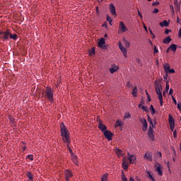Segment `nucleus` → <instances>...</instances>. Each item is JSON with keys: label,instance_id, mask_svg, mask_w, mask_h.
<instances>
[{"label": "nucleus", "instance_id": "13", "mask_svg": "<svg viewBox=\"0 0 181 181\" xmlns=\"http://www.w3.org/2000/svg\"><path fill=\"white\" fill-rule=\"evenodd\" d=\"M98 128L99 129H100V131H102V132H105V131H107V126H105V124H103L102 121L99 122V125H98Z\"/></svg>", "mask_w": 181, "mask_h": 181}, {"label": "nucleus", "instance_id": "7", "mask_svg": "<svg viewBox=\"0 0 181 181\" xmlns=\"http://www.w3.org/2000/svg\"><path fill=\"white\" fill-rule=\"evenodd\" d=\"M139 121L143 125L142 130L145 132L148 129V122L145 118H140Z\"/></svg>", "mask_w": 181, "mask_h": 181}, {"label": "nucleus", "instance_id": "22", "mask_svg": "<svg viewBox=\"0 0 181 181\" xmlns=\"http://www.w3.org/2000/svg\"><path fill=\"white\" fill-rule=\"evenodd\" d=\"M156 171L158 172V175H160V176L163 175V172H162V169L160 168V165H158V166L156 167Z\"/></svg>", "mask_w": 181, "mask_h": 181}, {"label": "nucleus", "instance_id": "52", "mask_svg": "<svg viewBox=\"0 0 181 181\" xmlns=\"http://www.w3.org/2000/svg\"><path fill=\"white\" fill-rule=\"evenodd\" d=\"M177 108L180 111H181V103H177Z\"/></svg>", "mask_w": 181, "mask_h": 181}, {"label": "nucleus", "instance_id": "38", "mask_svg": "<svg viewBox=\"0 0 181 181\" xmlns=\"http://www.w3.org/2000/svg\"><path fill=\"white\" fill-rule=\"evenodd\" d=\"M141 110H143V111H145L146 112H148V107H146V106L145 105L141 106Z\"/></svg>", "mask_w": 181, "mask_h": 181}, {"label": "nucleus", "instance_id": "62", "mask_svg": "<svg viewBox=\"0 0 181 181\" xmlns=\"http://www.w3.org/2000/svg\"><path fill=\"white\" fill-rule=\"evenodd\" d=\"M129 181H135V180H134V178H133L132 177H131L129 178Z\"/></svg>", "mask_w": 181, "mask_h": 181}, {"label": "nucleus", "instance_id": "61", "mask_svg": "<svg viewBox=\"0 0 181 181\" xmlns=\"http://www.w3.org/2000/svg\"><path fill=\"white\" fill-rule=\"evenodd\" d=\"M170 50V47H169L167 49V50H166V53H169Z\"/></svg>", "mask_w": 181, "mask_h": 181}, {"label": "nucleus", "instance_id": "36", "mask_svg": "<svg viewBox=\"0 0 181 181\" xmlns=\"http://www.w3.org/2000/svg\"><path fill=\"white\" fill-rule=\"evenodd\" d=\"M150 111H151L152 115H153L155 114V108H153V105H152L150 107Z\"/></svg>", "mask_w": 181, "mask_h": 181}, {"label": "nucleus", "instance_id": "4", "mask_svg": "<svg viewBox=\"0 0 181 181\" xmlns=\"http://www.w3.org/2000/svg\"><path fill=\"white\" fill-rule=\"evenodd\" d=\"M11 35V31L9 30H6L5 31H0V39L3 40H8Z\"/></svg>", "mask_w": 181, "mask_h": 181}, {"label": "nucleus", "instance_id": "45", "mask_svg": "<svg viewBox=\"0 0 181 181\" xmlns=\"http://www.w3.org/2000/svg\"><path fill=\"white\" fill-rule=\"evenodd\" d=\"M124 118H131V115L129 113H125Z\"/></svg>", "mask_w": 181, "mask_h": 181}, {"label": "nucleus", "instance_id": "34", "mask_svg": "<svg viewBox=\"0 0 181 181\" xmlns=\"http://www.w3.org/2000/svg\"><path fill=\"white\" fill-rule=\"evenodd\" d=\"M107 22H109L110 25H112V19H111V17H110L109 16H107Z\"/></svg>", "mask_w": 181, "mask_h": 181}, {"label": "nucleus", "instance_id": "60", "mask_svg": "<svg viewBox=\"0 0 181 181\" xmlns=\"http://www.w3.org/2000/svg\"><path fill=\"white\" fill-rule=\"evenodd\" d=\"M26 146H23V151L25 152V151H26Z\"/></svg>", "mask_w": 181, "mask_h": 181}, {"label": "nucleus", "instance_id": "15", "mask_svg": "<svg viewBox=\"0 0 181 181\" xmlns=\"http://www.w3.org/2000/svg\"><path fill=\"white\" fill-rule=\"evenodd\" d=\"M98 47L100 48V49H105V46H104V45H105V39L104 38H101L98 43Z\"/></svg>", "mask_w": 181, "mask_h": 181}, {"label": "nucleus", "instance_id": "41", "mask_svg": "<svg viewBox=\"0 0 181 181\" xmlns=\"http://www.w3.org/2000/svg\"><path fill=\"white\" fill-rule=\"evenodd\" d=\"M170 32H172L170 30L165 28V35H169V33H170Z\"/></svg>", "mask_w": 181, "mask_h": 181}, {"label": "nucleus", "instance_id": "50", "mask_svg": "<svg viewBox=\"0 0 181 181\" xmlns=\"http://www.w3.org/2000/svg\"><path fill=\"white\" fill-rule=\"evenodd\" d=\"M159 52V49H158V48H156V46L154 45V51L153 53H158Z\"/></svg>", "mask_w": 181, "mask_h": 181}, {"label": "nucleus", "instance_id": "3", "mask_svg": "<svg viewBox=\"0 0 181 181\" xmlns=\"http://www.w3.org/2000/svg\"><path fill=\"white\" fill-rule=\"evenodd\" d=\"M43 94H45L46 98L50 101V103H53L54 99H53V90L49 86H47L45 89V93Z\"/></svg>", "mask_w": 181, "mask_h": 181}, {"label": "nucleus", "instance_id": "35", "mask_svg": "<svg viewBox=\"0 0 181 181\" xmlns=\"http://www.w3.org/2000/svg\"><path fill=\"white\" fill-rule=\"evenodd\" d=\"M115 152H116L117 155H121V153L122 152V151L118 148H116Z\"/></svg>", "mask_w": 181, "mask_h": 181}, {"label": "nucleus", "instance_id": "8", "mask_svg": "<svg viewBox=\"0 0 181 181\" xmlns=\"http://www.w3.org/2000/svg\"><path fill=\"white\" fill-rule=\"evenodd\" d=\"M148 136L151 141H155V134H153V129H152V127H149Z\"/></svg>", "mask_w": 181, "mask_h": 181}, {"label": "nucleus", "instance_id": "63", "mask_svg": "<svg viewBox=\"0 0 181 181\" xmlns=\"http://www.w3.org/2000/svg\"><path fill=\"white\" fill-rule=\"evenodd\" d=\"M96 12H97V13H100V11L98 10V7H96Z\"/></svg>", "mask_w": 181, "mask_h": 181}, {"label": "nucleus", "instance_id": "5", "mask_svg": "<svg viewBox=\"0 0 181 181\" xmlns=\"http://www.w3.org/2000/svg\"><path fill=\"white\" fill-rule=\"evenodd\" d=\"M64 176L66 181H70V179L73 177V173L70 171V170H64Z\"/></svg>", "mask_w": 181, "mask_h": 181}, {"label": "nucleus", "instance_id": "26", "mask_svg": "<svg viewBox=\"0 0 181 181\" xmlns=\"http://www.w3.org/2000/svg\"><path fill=\"white\" fill-rule=\"evenodd\" d=\"M137 93H138V88L136 87H134L133 88L132 92V94L133 97H136Z\"/></svg>", "mask_w": 181, "mask_h": 181}, {"label": "nucleus", "instance_id": "46", "mask_svg": "<svg viewBox=\"0 0 181 181\" xmlns=\"http://www.w3.org/2000/svg\"><path fill=\"white\" fill-rule=\"evenodd\" d=\"M153 6H156L159 5V1H153L152 4Z\"/></svg>", "mask_w": 181, "mask_h": 181}, {"label": "nucleus", "instance_id": "20", "mask_svg": "<svg viewBox=\"0 0 181 181\" xmlns=\"http://www.w3.org/2000/svg\"><path fill=\"white\" fill-rule=\"evenodd\" d=\"M72 162L74 163V165H78V160H77V156L72 155L71 156Z\"/></svg>", "mask_w": 181, "mask_h": 181}, {"label": "nucleus", "instance_id": "32", "mask_svg": "<svg viewBox=\"0 0 181 181\" xmlns=\"http://www.w3.org/2000/svg\"><path fill=\"white\" fill-rule=\"evenodd\" d=\"M170 49L172 50V52H176V49H177L176 45L175 44L171 45L170 46Z\"/></svg>", "mask_w": 181, "mask_h": 181}, {"label": "nucleus", "instance_id": "53", "mask_svg": "<svg viewBox=\"0 0 181 181\" xmlns=\"http://www.w3.org/2000/svg\"><path fill=\"white\" fill-rule=\"evenodd\" d=\"M168 73H175V69H170V70L168 71Z\"/></svg>", "mask_w": 181, "mask_h": 181}, {"label": "nucleus", "instance_id": "1", "mask_svg": "<svg viewBox=\"0 0 181 181\" xmlns=\"http://www.w3.org/2000/svg\"><path fill=\"white\" fill-rule=\"evenodd\" d=\"M60 131L63 141L66 142V144H70V134H69V129L66 128V125H64V123L63 122L60 124Z\"/></svg>", "mask_w": 181, "mask_h": 181}, {"label": "nucleus", "instance_id": "17", "mask_svg": "<svg viewBox=\"0 0 181 181\" xmlns=\"http://www.w3.org/2000/svg\"><path fill=\"white\" fill-rule=\"evenodd\" d=\"M160 26H161V28H163V26L168 28V26H169V22H168L166 20H164L160 23Z\"/></svg>", "mask_w": 181, "mask_h": 181}, {"label": "nucleus", "instance_id": "16", "mask_svg": "<svg viewBox=\"0 0 181 181\" xmlns=\"http://www.w3.org/2000/svg\"><path fill=\"white\" fill-rule=\"evenodd\" d=\"M144 159L149 160V162H152V153H151V152H146Z\"/></svg>", "mask_w": 181, "mask_h": 181}, {"label": "nucleus", "instance_id": "58", "mask_svg": "<svg viewBox=\"0 0 181 181\" xmlns=\"http://www.w3.org/2000/svg\"><path fill=\"white\" fill-rule=\"evenodd\" d=\"M69 152H70L71 156H73V155H74V154H73V150H71V148L69 147Z\"/></svg>", "mask_w": 181, "mask_h": 181}, {"label": "nucleus", "instance_id": "31", "mask_svg": "<svg viewBox=\"0 0 181 181\" xmlns=\"http://www.w3.org/2000/svg\"><path fill=\"white\" fill-rule=\"evenodd\" d=\"M27 177H28V179L30 180H33V175H32V173L28 172L27 173Z\"/></svg>", "mask_w": 181, "mask_h": 181}, {"label": "nucleus", "instance_id": "21", "mask_svg": "<svg viewBox=\"0 0 181 181\" xmlns=\"http://www.w3.org/2000/svg\"><path fill=\"white\" fill-rule=\"evenodd\" d=\"M117 70H118V66H112L110 69V71L111 74H114L115 71H117Z\"/></svg>", "mask_w": 181, "mask_h": 181}, {"label": "nucleus", "instance_id": "33", "mask_svg": "<svg viewBox=\"0 0 181 181\" xmlns=\"http://www.w3.org/2000/svg\"><path fill=\"white\" fill-rule=\"evenodd\" d=\"M147 174L148 175V179H150L151 181H155V178H153V177L151 175L149 171H147Z\"/></svg>", "mask_w": 181, "mask_h": 181}, {"label": "nucleus", "instance_id": "40", "mask_svg": "<svg viewBox=\"0 0 181 181\" xmlns=\"http://www.w3.org/2000/svg\"><path fill=\"white\" fill-rule=\"evenodd\" d=\"M116 125H117V127H121V125H122V124L121 123V121L117 120Z\"/></svg>", "mask_w": 181, "mask_h": 181}, {"label": "nucleus", "instance_id": "43", "mask_svg": "<svg viewBox=\"0 0 181 181\" xmlns=\"http://www.w3.org/2000/svg\"><path fill=\"white\" fill-rule=\"evenodd\" d=\"M173 101L174 103V104H177V101H176V98H175V97L173 95H171Z\"/></svg>", "mask_w": 181, "mask_h": 181}, {"label": "nucleus", "instance_id": "39", "mask_svg": "<svg viewBox=\"0 0 181 181\" xmlns=\"http://www.w3.org/2000/svg\"><path fill=\"white\" fill-rule=\"evenodd\" d=\"M26 158H28V159H30V160H33V155L29 154L26 156Z\"/></svg>", "mask_w": 181, "mask_h": 181}, {"label": "nucleus", "instance_id": "25", "mask_svg": "<svg viewBox=\"0 0 181 181\" xmlns=\"http://www.w3.org/2000/svg\"><path fill=\"white\" fill-rule=\"evenodd\" d=\"M101 181H108V173L104 174L102 176Z\"/></svg>", "mask_w": 181, "mask_h": 181}, {"label": "nucleus", "instance_id": "55", "mask_svg": "<svg viewBox=\"0 0 181 181\" xmlns=\"http://www.w3.org/2000/svg\"><path fill=\"white\" fill-rule=\"evenodd\" d=\"M157 156L158 158H162V153L160 152L157 153Z\"/></svg>", "mask_w": 181, "mask_h": 181}, {"label": "nucleus", "instance_id": "47", "mask_svg": "<svg viewBox=\"0 0 181 181\" xmlns=\"http://www.w3.org/2000/svg\"><path fill=\"white\" fill-rule=\"evenodd\" d=\"M173 136L174 138H177V132L176 130L173 132Z\"/></svg>", "mask_w": 181, "mask_h": 181}, {"label": "nucleus", "instance_id": "24", "mask_svg": "<svg viewBox=\"0 0 181 181\" xmlns=\"http://www.w3.org/2000/svg\"><path fill=\"white\" fill-rule=\"evenodd\" d=\"M163 68H164L165 72L168 73V71H169L170 69V65H169V64H165V65H163Z\"/></svg>", "mask_w": 181, "mask_h": 181}, {"label": "nucleus", "instance_id": "19", "mask_svg": "<svg viewBox=\"0 0 181 181\" xmlns=\"http://www.w3.org/2000/svg\"><path fill=\"white\" fill-rule=\"evenodd\" d=\"M169 125H175V119L172 117V115H169L168 119Z\"/></svg>", "mask_w": 181, "mask_h": 181}, {"label": "nucleus", "instance_id": "42", "mask_svg": "<svg viewBox=\"0 0 181 181\" xmlns=\"http://www.w3.org/2000/svg\"><path fill=\"white\" fill-rule=\"evenodd\" d=\"M127 87H129V88H132V85L131 84V82L128 81L127 83Z\"/></svg>", "mask_w": 181, "mask_h": 181}, {"label": "nucleus", "instance_id": "12", "mask_svg": "<svg viewBox=\"0 0 181 181\" xmlns=\"http://www.w3.org/2000/svg\"><path fill=\"white\" fill-rule=\"evenodd\" d=\"M128 160H129L127 158H124L122 160V168L124 170H128V166H129Z\"/></svg>", "mask_w": 181, "mask_h": 181}, {"label": "nucleus", "instance_id": "49", "mask_svg": "<svg viewBox=\"0 0 181 181\" xmlns=\"http://www.w3.org/2000/svg\"><path fill=\"white\" fill-rule=\"evenodd\" d=\"M122 181H128V179L127 178V177H125V175H123V176L122 177Z\"/></svg>", "mask_w": 181, "mask_h": 181}, {"label": "nucleus", "instance_id": "37", "mask_svg": "<svg viewBox=\"0 0 181 181\" xmlns=\"http://www.w3.org/2000/svg\"><path fill=\"white\" fill-rule=\"evenodd\" d=\"M165 91H169V81H166Z\"/></svg>", "mask_w": 181, "mask_h": 181}, {"label": "nucleus", "instance_id": "51", "mask_svg": "<svg viewBox=\"0 0 181 181\" xmlns=\"http://www.w3.org/2000/svg\"><path fill=\"white\" fill-rule=\"evenodd\" d=\"M149 33L153 37H155V34H153V32H152V30L151 28H148Z\"/></svg>", "mask_w": 181, "mask_h": 181}, {"label": "nucleus", "instance_id": "28", "mask_svg": "<svg viewBox=\"0 0 181 181\" xmlns=\"http://www.w3.org/2000/svg\"><path fill=\"white\" fill-rule=\"evenodd\" d=\"M123 41L124 42L125 47H127V49L129 48V46H131V44L129 43V42L125 40V38L123 39Z\"/></svg>", "mask_w": 181, "mask_h": 181}, {"label": "nucleus", "instance_id": "27", "mask_svg": "<svg viewBox=\"0 0 181 181\" xmlns=\"http://www.w3.org/2000/svg\"><path fill=\"white\" fill-rule=\"evenodd\" d=\"M9 37H10V39H13V40H16L18 39V35H16V34L12 35V33H10Z\"/></svg>", "mask_w": 181, "mask_h": 181}, {"label": "nucleus", "instance_id": "57", "mask_svg": "<svg viewBox=\"0 0 181 181\" xmlns=\"http://www.w3.org/2000/svg\"><path fill=\"white\" fill-rule=\"evenodd\" d=\"M142 104H144V102L141 101L139 105V108H142V107H144V105H142Z\"/></svg>", "mask_w": 181, "mask_h": 181}, {"label": "nucleus", "instance_id": "29", "mask_svg": "<svg viewBox=\"0 0 181 181\" xmlns=\"http://www.w3.org/2000/svg\"><path fill=\"white\" fill-rule=\"evenodd\" d=\"M148 122L150 124V127H151V129H153V122L152 121V119H151V117L148 116V119H147Z\"/></svg>", "mask_w": 181, "mask_h": 181}, {"label": "nucleus", "instance_id": "54", "mask_svg": "<svg viewBox=\"0 0 181 181\" xmlns=\"http://www.w3.org/2000/svg\"><path fill=\"white\" fill-rule=\"evenodd\" d=\"M172 94H173V89L170 88V90H169V95H173Z\"/></svg>", "mask_w": 181, "mask_h": 181}, {"label": "nucleus", "instance_id": "64", "mask_svg": "<svg viewBox=\"0 0 181 181\" xmlns=\"http://www.w3.org/2000/svg\"><path fill=\"white\" fill-rule=\"evenodd\" d=\"M178 37H181V33H178Z\"/></svg>", "mask_w": 181, "mask_h": 181}, {"label": "nucleus", "instance_id": "56", "mask_svg": "<svg viewBox=\"0 0 181 181\" xmlns=\"http://www.w3.org/2000/svg\"><path fill=\"white\" fill-rule=\"evenodd\" d=\"M158 12H159V9H158V8H154L153 13H158Z\"/></svg>", "mask_w": 181, "mask_h": 181}, {"label": "nucleus", "instance_id": "44", "mask_svg": "<svg viewBox=\"0 0 181 181\" xmlns=\"http://www.w3.org/2000/svg\"><path fill=\"white\" fill-rule=\"evenodd\" d=\"M170 130L173 132L175 130V124L170 125Z\"/></svg>", "mask_w": 181, "mask_h": 181}, {"label": "nucleus", "instance_id": "10", "mask_svg": "<svg viewBox=\"0 0 181 181\" xmlns=\"http://www.w3.org/2000/svg\"><path fill=\"white\" fill-rule=\"evenodd\" d=\"M109 9L112 16H117V10L115 9V6H114L112 4H110L109 6Z\"/></svg>", "mask_w": 181, "mask_h": 181}, {"label": "nucleus", "instance_id": "2", "mask_svg": "<svg viewBox=\"0 0 181 181\" xmlns=\"http://www.w3.org/2000/svg\"><path fill=\"white\" fill-rule=\"evenodd\" d=\"M155 90L157 95L158 96V100L160 101V107H163V96L162 95V84L159 81L156 80L154 81Z\"/></svg>", "mask_w": 181, "mask_h": 181}, {"label": "nucleus", "instance_id": "30", "mask_svg": "<svg viewBox=\"0 0 181 181\" xmlns=\"http://www.w3.org/2000/svg\"><path fill=\"white\" fill-rule=\"evenodd\" d=\"M94 54H95V49L94 47H92L91 49L89 51V55L94 56Z\"/></svg>", "mask_w": 181, "mask_h": 181}, {"label": "nucleus", "instance_id": "6", "mask_svg": "<svg viewBox=\"0 0 181 181\" xmlns=\"http://www.w3.org/2000/svg\"><path fill=\"white\" fill-rule=\"evenodd\" d=\"M103 134L106 139H108L109 141H112V136H114V134H112L111 131L105 130Z\"/></svg>", "mask_w": 181, "mask_h": 181}, {"label": "nucleus", "instance_id": "14", "mask_svg": "<svg viewBox=\"0 0 181 181\" xmlns=\"http://www.w3.org/2000/svg\"><path fill=\"white\" fill-rule=\"evenodd\" d=\"M128 155V160L129 161V163H134L135 160H136V157H135V156H134L133 154L131 155L129 154V153H127Z\"/></svg>", "mask_w": 181, "mask_h": 181}, {"label": "nucleus", "instance_id": "18", "mask_svg": "<svg viewBox=\"0 0 181 181\" xmlns=\"http://www.w3.org/2000/svg\"><path fill=\"white\" fill-rule=\"evenodd\" d=\"M163 42L165 45H169V43H170V42H172V38H170V36H168L167 37L163 39Z\"/></svg>", "mask_w": 181, "mask_h": 181}, {"label": "nucleus", "instance_id": "48", "mask_svg": "<svg viewBox=\"0 0 181 181\" xmlns=\"http://www.w3.org/2000/svg\"><path fill=\"white\" fill-rule=\"evenodd\" d=\"M138 15L141 18V20L144 19V17L142 16V14L141 13V11H139V10H138Z\"/></svg>", "mask_w": 181, "mask_h": 181}, {"label": "nucleus", "instance_id": "9", "mask_svg": "<svg viewBox=\"0 0 181 181\" xmlns=\"http://www.w3.org/2000/svg\"><path fill=\"white\" fill-rule=\"evenodd\" d=\"M119 28L122 33H125V32L128 30V28L127 26H125V24H124V22L122 21L119 22Z\"/></svg>", "mask_w": 181, "mask_h": 181}, {"label": "nucleus", "instance_id": "11", "mask_svg": "<svg viewBox=\"0 0 181 181\" xmlns=\"http://www.w3.org/2000/svg\"><path fill=\"white\" fill-rule=\"evenodd\" d=\"M119 48L120 49L121 52H122L124 57H127V48L124 47V45H122L121 42H119Z\"/></svg>", "mask_w": 181, "mask_h": 181}, {"label": "nucleus", "instance_id": "23", "mask_svg": "<svg viewBox=\"0 0 181 181\" xmlns=\"http://www.w3.org/2000/svg\"><path fill=\"white\" fill-rule=\"evenodd\" d=\"M174 6L175 8H177V11H180V6H179L177 0H174Z\"/></svg>", "mask_w": 181, "mask_h": 181}, {"label": "nucleus", "instance_id": "59", "mask_svg": "<svg viewBox=\"0 0 181 181\" xmlns=\"http://www.w3.org/2000/svg\"><path fill=\"white\" fill-rule=\"evenodd\" d=\"M163 79L165 80V81L168 80V73H166L165 76H163Z\"/></svg>", "mask_w": 181, "mask_h": 181}]
</instances>
